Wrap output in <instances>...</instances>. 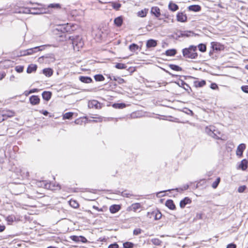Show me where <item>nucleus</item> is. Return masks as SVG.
<instances>
[{
    "instance_id": "4be33fe9",
    "label": "nucleus",
    "mask_w": 248,
    "mask_h": 248,
    "mask_svg": "<svg viewBox=\"0 0 248 248\" xmlns=\"http://www.w3.org/2000/svg\"><path fill=\"white\" fill-rule=\"evenodd\" d=\"M121 209V205L119 204H113L109 207V211L112 214L118 212Z\"/></svg>"
},
{
    "instance_id": "603ef678",
    "label": "nucleus",
    "mask_w": 248,
    "mask_h": 248,
    "mask_svg": "<svg viewBox=\"0 0 248 248\" xmlns=\"http://www.w3.org/2000/svg\"><path fill=\"white\" fill-rule=\"evenodd\" d=\"M221 181V179L219 177H218L217 178L216 180L212 183V187L215 189L218 186L219 184L220 183Z\"/></svg>"
},
{
    "instance_id": "0eeeda50",
    "label": "nucleus",
    "mask_w": 248,
    "mask_h": 248,
    "mask_svg": "<svg viewBox=\"0 0 248 248\" xmlns=\"http://www.w3.org/2000/svg\"><path fill=\"white\" fill-rule=\"evenodd\" d=\"M11 192L13 194L18 195L23 193L25 191V186L23 184L20 183L14 184L11 187Z\"/></svg>"
},
{
    "instance_id": "cd10ccee",
    "label": "nucleus",
    "mask_w": 248,
    "mask_h": 248,
    "mask_svg": "<svg viewBox=\"0 0 248 248\" xmlns=\"http://www.w3.org/2000/svg\"><path fill=\"white\" fill-rule=\"evenodd\" d=\"M248 161L246 159H243L240 162L238 168L241 169L242 170H245L248 168Z\"/></svg>"
},
{
    "instance_id": "473e14b6",
    "label": "nucleus",
    "mask_w": 248,
    "mask_h": 248,
    "mask_svg": "<svg viewBox=\"0 0 248 248\" xmlns=\"http://www.w3.org/2000/svg\"><path fill=\"white\" fill-rule=\"evenodd\" d=\"M33 54L32 48H29L26 50L20 51L19 56H25L30 55Z\"/></svg>"
},
{
    "instance_id": "4468645a",
    "label": "nucleus",
    "mask_w": 248,
    "mask_h": 248,
    "mask_svg": "<svg viewBox=\"0 0 248 248\" xmlns=\"http://www.w3.org/2000/svg\"><path fill=\"white\" fill-rule=\"evenodd\" d=\"M29 102L32 106L37 105L40 103V99L38 95H32L30 97Z\"/></svg>"
},
{
    "instance_id": "5fc2aeb1",
    "label": "nucleus",
    "mask_w": 248,
    "mask_h": 248,
    "mask_svg": "<svg viewBox=\"0 0 248 248\" xmlns=\"http://www.w3.org/2000/svg\"><path fill=\"white\" fill-rule=\"evenodd\" d=\"M206 180L205 179H202L199 181L197 184L195 185L196 188H199L201 186H204L206 184Z\"/></svg>"
},
{
    "instance_id": "f3484780",
    "label": "nucleus",
    "mask_w": 248,
    "mask_h": 248,
    "mask_svg": "<svg viewBox=\"0 0 248 248\" xmlns=\"http://www.w3.org/2000/svg\"><path fill=\"white\" fill-rule=\"evenodd\" d=\"M158 41L153 39H150L146 42V46L147 48L155 47L157 46Z\"/></svg>"
},
{
    "instance_id": "f257e3e1",
    "label": "nucleus",
    "mask_w": 248,
    "mask_h": 248,
    "mask_svg": "<svg viewBox=\"0 0 248 248\" xmlns=\"http://www.w3.org/2000/svg\"><path fill=\"white\" fill-rule=\"evenodd\" d=\"M183 56L186 59H196L198 58L197 46L190 45L182 50Z\"/></svg>"
},
{
    "instance_id": "4d7b16f0",
    "label": "nucleus",
    "mask_w": 248,
    "mask_h": 248,
    "mask_svg": "<svg viewBox=\"0 0 248 248\" xmlns=\"http://www.w3.org/2000/svg\"><path fill=\"white\" fill-rule=\"evenodd\" d=\"M141 207L140 203H135L131 205V208L134 212H136L137 210Z\"/></svg>"
},
{
    "instance_id": "864d4df0",
    "label": "nucleus",
    "mask_w": 248,
    "mask_h": 248,
    "mask_svg": "<svg viewBox=\"0 0 248 248\" xmlns=\"http://www.w3.org/2000/svg\"><path fill=\"white\" fill-rule=\"evenodd\" d=\"M115 67L118 69H124L127 68V66L125 64L123 63H116Z\"/></svg>"
},
{
    "instance_id": "9b49d317",
    "label": "nucleus",
    "mask_w": 248,
    "mask_h": 248,
    "mask_svg": "<svg viewBox=\"0 0 248 248\" xmlns=\"http://www.w3.org/2000/svg\"><path fill=\"white\" fill-rule=\"evenodd\" d=\"M177 21L180 22H185L187 21V17L186 14L183 12H179L176 15Z\"/></svg>"
},
{
    "instance_id": "c756f323",
    "label": "nucleus",
    "mask_w": 248,
    "mask_h": 248,
    "mask_svg": "<svg viewBox=\"0 0 248 248\" xmlns=\"http://www.w3.org/2000/svg\"><path fill=\"white\" fill-rule=\"evenodd\" d=\"M160 17H163L164 18L163 20L164 22H167L165 19L171 20L172 22L173 21V16L170 15L168 12L161 14Z\"/></svg>"
},
{
    "instance_id": "f704fd0d",
    "label": "nucleus",
    "mask_w": 248,
    "mask_h": 248,
    "mask_svg": "<svg viewBox=\"0 0 248 248\" xmlns=\"http://www.w3.org/2000/svg\"><path fill=\"white\" fill-rule=\"evenodd\" d=\"M182 34H180L182 35V37H189L190 36H193L195 33L193 31H182Z\"/></svg>"
},
{
    "instance_id": "58836bf2",
    "label": "nucleus",
    "mask_w": 248,
    "mask_h": 248,
    "mask_svg": "<svg viewBox=\"0 0 248 248\" xmlns=\"http://www.w3.org/2000/svg\"><path fill=\"white\" fill-rule=\"evenodd\" d=\"M177 53V50L175 48L168 49L165 51V54L168 56H174Z\"/></svg>"
},
{
    "instance_id": "20e7f679",
    "label": "nucleus",
    "mask_w": 248,
    "mask_h": 248,
    "mask_svg": "<svg viewBox=\"0 0 248 248\" xmlns=\"http://www.w3.org/2000/svg\"><path fill=\"white\" fill-rule=\"evenodd\" d=\"M172 82L174 83L179 87L183 88L189 95L193 97L195 96V93L193 91L191 88L184 80L179 78L178 80L172 81Z\"/></svg>"
},
{
    "instance_id": "de8ad7c7",
    "label": "nucleus",
    "mask_w": 248,
    "mask_h": 248,
    "mask_svg": "<svg viewBox=\"0 0 248 248\" xmlns=\"http://www.w3.org/2000/svg\"><path fill=\"white\" fill-rule=\"evenodd\" d=\"M94 78L96 81H102L105 80V77L100 74L95 75Z\"/></svg>"
},
{
    "instance_id": "a18cd8bd",
    "label": "nucleus",
    "mask_w": 248,
    "mask_h": 248,
    "mask_svg": "<svg viewBox=\"0 0 248 248\" xmlns=\"http://www.w3.org/2000/svg\"><path fill=\"white\" fill-rule=\"evenodd\" d=\"M70 206L74 208H77L79 206V203L75 200H70L69 201Z\"/></svg>"
},
{
    "instance_id": "c9c22d12",
    "label": "nucleus",
    "mask_w": 248,
    "mask_h": 248,
    "mask_svg": "<svg viewBox=\"0 0 248 248\" xmlns=\"http://www.w3.org/2000/svg\"><path fill=\"white\" fill-rule=\"evenodd\" d=\"M168 8L170 11L175 12L179 9V6L172 1H170L169 4Z\"/></svg>"
},
{
    "instance_id": "aec40b11",
    "label": "nucleus",
    "mask_w": 248,
    "mask_h": 248,
    "mask_svg": "<svg viewBox=\"0 0 248 248\" xmlns=\"http://www.w3.org/2000/svg\"><path fill=\"white\" fill-rule=\"evenodd\" d=\"M52 93L50 91H45L42 93L43 99L46 101H48L51 98Z\"/></svg>"
},
{
    "instance_id": "37998d69",
    "label": "nucleus",
    "mask_w": 248,
    "mask_h": 248,
    "mask_svg": "<svg viewBox=\"0 0 248 248\" xmlns=\"http://www.w3.org/2000/svg\"><path fill=\"white\" fill-rule=\"evenodd\" d=\"M48 8H52L55 9H60L62 8L61 4L58 3H50L47 6Z\"/></svg>"
},
{
    "instance_id": "e2e57ef3",
    "label": "nucleus",
    "mask_w": 248,
    "mask_h": 248,
    "mask_svg": "<svg viewBox=\"0 0 248 248\" xmlns=\"http://www.w3.org/2000/svg\"><path fill=\"white\" fill-rule=\"evenodd\" d=\"M183 112L191 116H193L194 115L193 111L187 108H183Z\"/></svg>"
},
{
    "instance_id": "c03bdc74",
    "label": "nucleus",
    "mask_w": 248,
    "mask_h": 248,
    "mask_svg": "<svg viewBox=\"0 0 248 248\" xmlns=\"http://www.w3.org/2000/svg\"><path fill=\"white\" fill-rule=\"evenodd\" d=\"M148 11V10L147 9L141 10L138 12L137 15L139 17H144L146 16Z\"/></svg>"
},
{
    "instance_id": "f8f14e48",
    "label": "nucleus",
    "mask_w": 248,
    "mask_h": 248,
    "mask_svg": "<svg viewBox=\"0 0 248 248\" xmlns=\"http://www.w3.org/2000/svg\"><path fill=\"white\" fill-rule=\"evenodd\" d=\"M192 202V199L188 197H186L180 201L179 205L181 209H184L187 204Z\"/></svg>"
},
{
    "instance_id": "4c0bfd02",
    "label": "nucleus",
    "mask_w": 248,
    "mask_h": 248,
    "mask_svg": "<svg viewBox=\"0 0 248 248\" xmlns=\"http://www.w3.org/2000/svg\"><path fill=\"white\" fill-rule=\"evenodd\" d=\"M126 106L124 103H114L112 105V107L116 109H122Z\"/></svg>"
},
{
    "instance_id": "ddd939ff",
    "label": "nucleus",
    "mask_w": 248,
    "mask_h": 248,
    "mask_svg": "<svg viewBox=\"0 0 248 248\" xmlns=\"http://www.w3.org/2000/svg\"><path fill=\"white\" fill-rule=\"evenodd\" d=\"M44 59L45 60L46 63H49L50 62H54L56 59L55 55L53 53H47L44 55Z\"/></svg>"
},
{
    "instance_id": "7ed1b4c3",
    "label": "nucleus",
    "mask_w": 248,
    "mask_h": 248,
    "mask_svg": "<svg viewBox=\"0 0 248 248\" xmlns=\"http://www.w3.org/2000/svg\"><path fill=\"white\" fill-rule=\"evenodd\" d=\"M64 38L65 40L68 39L69 40L71 41L74 47H77V48L79 49L80 48H82L84 46L83 41L80 35H77L68 36L67 37L66 35H64Z\"/></svg>"
},
{
    "instance_id": "423d86ee",
    "label": "nucleus",
    "mask_w": 248,
    "mask_h": 248,
    "mask_svg": "<svg viewBox=\"0 0 248 248\" xmlns=\"http://www.w3.org/2000/svg\"><path fill=\"white\" fill-rule=\"evenodd\" d=\"M33 4L38 5L39 7H31V14L37 15L47 13L48 10L44 8L42 4L38 3H33Z\"/></svg>"
},
{
    "instance_id": "bf43d9fd",
    "label": "nucleus",
    "mask_w": 248,
    "mask_h": 248,
    "mask_svg": "<svg viewBox=\"0 0 248 248\" xmlns=\"http://www.w3.org/2000/svg\"><path fill=\"white\" fill-rule=\"evenodd\" d=\"M73 27L74 25H71L70 23L65 24V29H66V32L71 33L72 31H74V29H73Z\"/></svg>"
},
{
    "instance_id": "0e129e2a",
    "label": "nucleus",
    "mask_w": 248,
    "mask_h": 248,
    "mask_svg": "<svg viewBox=\"0 0 248 248\" xmlns=\"http://www.w3.org/2000/svg\"><path fill=\"white\" fill-rule=\"evenodd\" d=\"M24 67L23 65H17L15 67V70L18 73L23 72Z\"/></svg>"
},
{
    "instance_id": "09e8293b",
    "label": "nucleus",
    "mask_w": 248,
    "mask_h": 248,
    "mask_svg": "<svg viewBox=\"0 0 248 248\" xmlns=\"http://www.w3.org/2000/svg\"><path fill=\"white\" fill-rule=\"evenodd\" d=\"M74 115V113L68 112L63 115V119H71Z\"/></svg>"
},
{
    "instance_id": "2eb2a0df",
    "label": "nucleus",
    "mask_w": 248,
    "mask_h": 248,
    "mask_svg": "<svg viewBox=\"0 0 248 248\" xmlns=\"http://www.w3.org/2000/svg\"><path fill=\"white\" fill-rule=\"evenodd\" d=\"M246 144L244 143L240 144L236 149V154L239 157H243V153L246 149Z\"/></svg>"
},
{
    "instance_id": "680f3d73",
    "label": "nucleus",
    "mask_w": 248,
    "mask_h": 248,
    "mask_svg": "<svg viewBox=\"0 0 248 248\" xmlns=\"http://www.w3.org/2000/svg\"><path fill=\"white\" fill-rule=\"evenodd\" d=\"M180 34H182L181 30H177L174 32V34L171 35V37L174 38V35H176L175 39L177 40L178 38L182 37V35Z\"/></svg>"
},
{
    "instance_id": "79ce46f5",
    "label": "nucleus",
    "mask_w": 248,
    "mask_h": 248,
    "mask_svg": "<svg viewBox=\"0 0 248 248\" xmlns=\"http://www.w3.org/2000/svg\"><path fill=\"white\" fill-rule=\"evenodd\" d=\"M155 213H154L155 214L154 220H158L160 219L162 216V215L160 211L158 209H155Z\"/></svg>"
},
{
    "instance_id": "1a4fd4ad",
    "label": "nucleus",
    "mask_w": 248,
    "mask_h": 248,
    "mask_svg": "<svg viewBox=\"0 0 248 248\" xmlns=\"http://www.w3.org/2000/svg\"><path fill=\"white\" fill-rule=\"evenodd\" d=\"M104 106L103 103L96 100L89 101L88 104V106L89 108H94L95 109H100Z\"/></svg>"
},
{
    "instance_id": "6ab92c4d",
    "label": "nucleus",
    "mask_w": 248,
    "mask_h": 248,
    "mask_svg": "<svg viewBox=\"0 0 248 248\" xmlns=\"http://www.w3.org/2000/svg\"><path fill=\"white\" fill-rule=\"evenodd\" d=\"M165 205L171 210H175L176 209L174 202L171 199H168L165 202Z\"/></svg>"
},
{
    "instance_id": "a19ab883",
    "label": "nucleus",
    "mask_w": 248,
    "mask_h": 248,
    "mask_svg": "<svg viewBox=\"0 0 248 248\" xmlns=\"http://www.w3.org/2000/svg\"><path fill=\"white\" fill-rule=\"evenodd\" d=\"M169 66L171 70L175 71H181L183 70L182 68L178 65L170 64Z\"/></svg>"
},
{
    "instance_id": "69168bd1",
    "label": "nucleus",
    "mask_w": 248,
    "mask_h": 248,
    "mask_svg": "<svg viewBox=\"0 0 248 248\" xmlns=\"http://www.w3.org/2000/svg\"><path fill=\"white\" fill-rule=\"evenodd\" d=\"M83 118H79L75 120L74 123L76 124H82L83 123L85 124V121H83Z\"/></svg>"
},
{
    "instance_id": "49530a36",
    "label": "nucleus",
    "mask_w": 248,
    "mask_h": 248,
    "mask_svg": "<svg viewBox=\"0 0 248 248\" xmlns=\"http://www.w3.org/2000/svg\"><path fill=\"white\" fill-rule=\"evenodd\" d=\"M10 171H13L15 172L17 175H18L19 173L20 174L21 172V170L19 168H17L15 165L12 166L11 169L9 170Z\"/></svg>"
},
{
    "instance_id": "dca6fc26",
    "label": "nucleus",
    "mask_w": 248,
    "mask_h": 248,
    "mask_svg": "<svg viewBox=\"0 0 248 248\" xmlns=\"http://www.w3.org/2000/svg\"><path fill=\"white\" fill-rule=\"evenodd\" d=\"M13 208V206L12 203L6 202V203H4L3 205L1 206V216L5 217V215L3 214V211H10L12 210Z\"/></svg>"
},
{
    "instance_id": "7c9ffc66",
    "label": "nucleus",
    "mask_w": 248,
    "mask_h": 248,
    "mask_svg": "<svg viewBox=\"0 0 248 248\" xmlns=\"http://www.w3.org/2000/svg\"><path fill=\"white\" fill-rule=\"evenodd\" d=\"M182 189V187H176V188H172V189H167V190H163V191H159L158 192H157L156 193V195L157 197H160V196L159 195L160 194L163 193V192H167V191H176V192H179V193H181L183 192V191H181V189Z\"/></svg>"
},
{
    "instance_id": "412c9836",
    "label": "nucleus",
    "mask_w": 248,
    "mask_h": 248,
    "mask_svg": "<svg viewBox=\"0 0 248 248\" xmlns=\"http://www.w3.org/2000/svg\"><path fill=\"white\" fill-rule=\"evenodd\" d=\"M123 16H119L114 19V24L117 27H120L123 23Z\"/></svg>"
},
{
    "instance_id": "f03ea898",
    "label": "nucleus",
    "mask_w": 248,
    "mask_h": 248,
    "mask_svg": "<svg viewBox=\"0 0 248 248\" xmlns=\"http://www.w3.org/2000/svg\"><path fill=\"white\" fill-rule=\"evenodd\" d=\"M211 49L209 52V55L212 58L216 59L219 52L224 49V46L220 43L212 42L210 44Z\"/></svg>"
},
{
    "instance_id": "a878e982",
    "label": "nucleus",
    "mask_w": 248,
    "mask_h": 248,
    "mask_svg": "<svg viewBox=\"0 0 248 248\" xmlns=\"http://www.w3.org/2000/svg\"><path fill=\"white\" fill-rule=\"evenodd\" d=\"M79 80L85 83H90L93 81L92 78L89 76H80L79 77Z\"/></svg>"
},
{
    "instance_id": "2f4dec72",
    "label": "nucleus",
    "mask_w": 248,
    "mask_h": 248,
    "mask_svg": "<svg viewBox=\"0 0 248 248\" xmlns=\"http://www.w3.org/2000/svg\"><path fill=\"white\" fill-rule=\"evenodd\" d=\"M129 49L132 52H135L137 50H141V46H140L137 44L132 43L129 46Z\"/></svg>"
},
{
    "instance_id": "a211bd4d",
    "label": "nucleus",
    "mask_w": 248,
    "mask_h": 248,
    "mask_svg": "<svg viewBox=\"0 0 248 248\" xmlns=\"http://www.w3.org/2000/svg\"><path fill=\"white\" fill-rule=\"evenodd\" d=\"M5 220L7 222V224L8 225H12L15 222H16L18 220V219L16 218V217L14 215H8L7 217H4Z\"/></svg>"
},
{
    "instance_id": "774afa93",
    "label": "nucleus",
    "mask_w": 248,
    "mask_h": 248,
    "mask_svg": "<svg viewBox=\"0 0 248 248\" xmlns=\"http://www.w3.org/2000/svg\"><path fill=\"white\" fill-rule=\"evenodd\" d=\"M108 248H119V246L116 242H114L108 245Z\"/></svg>"
},
{
    "instance_id": "72a5a7b5",
    "label": "nucleus",
    "mask_w": 248,
    "mask_h": 248,
    "mask_svg": "<svg viewBox=\"0 0 248 248\" xmlns=\"http://www.w3.org/2000/svg\"><path fill=\"white\" fill-rule=\"evenodd\" d=\"M51 45H44L42 46H37L34 47H32L33 53L42 51L43 50H44L46 47L48 46H50Z\"/></svg>"
},
{
    "instance_id": "13d9d810",
    "label": "nucleus",
    "mask_w": 248,
    "mask_h": 248,
    "mask_svg": "<svg viewBox=\"0 0 248 248\" xmlns=\"http://www.w3.org/2000/svg\"><path fill=\"white\" fill-rule=\"evenodd\" d=\"M37 185L40 187H43L46 188H47V186L49 187V185L48 183H46L45 181L38 182Z\"/></svg>"
},
{
    "instance_id": "6e6d98bb",
    "label": "nucleus",
    "mask_w": 248,
    "mask_h": 248,
    "mask_svg": "<svg viewBox=\"0 0 248 248\" xmlns=\"http://www.w3.org/2000/svg\"><path fill=\"white\" fill-rule=\"evenodd\" d=\"M152 243L156 246H160L162 243V241L158 238H153L151 240Z\"/></svg>"
},
{
    "instance_id": "b1692460",
    "label": "nucleus",
    "mask_w": 248,
    "mask_h": 248,
    "mask_svg": "<svg viewBox=\"0 0 248 248\" xmlns=\"http://www.w3.org/2000/svg\"><path fill=\"white\" fill-rule=\"evenodd\" d=\"M193 84L195 88H202L206 85V82L204 79H201V80H195Z\"/></svg>"
},
{
    "instance_id": "338daca9",
    "label": "nucleus",
    "mask_w": 248,
    "mask_h": 248,
    "mask_svg": "<svg viewBox=\"0 0 248 248\" xmlns=\"http://www.w3.org/2000/svg\"><path fill=\"white\" fill-rule=\"evenodd\" d=\"M70 238L73 241L75 242H79V236L77 235H71L70 236Z\"/></svg>"
},
{
    "instance_id": "ea45409f",
    "label": "nucleus",
    "mask_w": 248,
    "mask_h": 248,
    "mask_svg": "<svg viewBox=\"0 0 248 248\" xmlns=\"http://www.w3.org/2000/svg\"><path fill=\"white\" fill-rule=\"evenodd\" d=\"M196 46H197V49H198L201 52L204 53L206 51L207 46L205 44L200 43L198 45Z\"/></svg>"
},
{
    "instance_id": "c85d7f7f",
    "label": "nucleus",
    "mask_w": 248,
    "mask_h": 248,
    "mask_svg": "<svg viewBox=\"0 0 248 248\" xmlns=\"http://www.w3.org/2000/svg\"><path fill=\"white\" fill-rule=\"evenodd\" d=\"M37 69V65L35 64H30L28 65L27 68V73L31 74L32 72H35Z\"/></svg>"
},
{
    "instance_id": "39448f33",
    "label": "nucleus",
    "mask_w": 248,
    "mask_h": 248,
    "mask_svg": "<svg viewBox=\"0 0 248 248\" xmlns=\"http://www.w3.org/2000/svg\"><path fill=\"white\" fill-rule=\"evenodd\" d=\"M205 132L207 135L215 139H220L217 134L220 135L221 133L218 130L215 129V127L214 126H206L205 128Z\"/></svg>"
},
{
    "instance_id": "052dcab7",
    "label": "nucleus",
    "mask_w": 248,
    "mask_h": 248,
    "mask_svg": "<svg viewBox=\"0 0 248 248\" xmlns=\"http://www.w3.org/2000/svg\"><path fill=\"white\" fill-rule=\"evenodd\" d=\"M58 31L64 33L66 32V29H65V24L58 26L56 29Z\"/></svg>"
},
{
    "instance_id": "bb28decb",
    "label": "nucleus",
    "mask_w": 248,
    "mask_h": 248,
    "mask_svg": "<svg viewBox=\"0 0 248 248\" xmlns=\"http://www.w3.org/2000/svg\"><path fill=\"white\" fill-rule=\"evenodd\" d=\"M201 6L197 4L191 5L188 7V10L189 11H192L194 12H200L201 11Z\"/></svg>"
},
{
    "instance_id": "5701e85b",
    "label": "nucleus",
    "mask_w": 248,
    "mask_h": 248,
    "mask_svg": "<svg viewBox=\"0 0 248 248\" xmlns=\"http://www.w3.org/2000/svg\"><path fill=\"white\" fill-rule=\"evenodd\" d=\"M42 73L47 77H50L53 75L54 71L51 68H46L42 70Z\"/></svg>"
},
{
    "instance_id": "3c124183",
    "label": "nucleus",
    "mask_w": 248,
    "mask_h": 248,
    "mask_svg": "<svg viewBox=\"0 0 248 248\" xmlns=\"http://www.w3.org/2000/svg\"><path fill=\"white\" fill-rule=\"evenodd\" d=\"M123 248H134L135 244L131 242H125L123 243Z\"/></svg>"
},
{
    "instance_id": "e433bc0d",
    "label": "nucleus",
    "mask_w": 248,
    "mask_h": 248,
    "mask_svg": "<svg viewBox=\"0 0 248 248\" xmlns=\"http://www.w3.org/2000/svg\"><path fill=\"white\" fill-rule=\"evenodd\" d=\"M108 3H110L112 6V8L116 11L119 10V9L122 6V4L119 2L112 1H109L108 2Z\"/></svg>"
},
{
    "instance_id": "6e6552de",
    "label": "nucleus",
    "mask_w": 248,
    "mask_h": 248,
    "mask_svg": "<svg viewBox=\"0 0 248 248\" xmlns=\"http://www.w3.org/2000/svg\"><path fill=\"white\" fill-rule=\"evenodd\" d=\"M4 145H5V146L3 147L2 150L4 152V156L6 157L7 156H10V154L12 152V150L16 151V149L17 148V146H12L11 144L8 143H4Z\"/></svg>"
},
{
    "instance_id": "9d476101",
    "label": "nucleus",
    "mask_w": 248,
    "mask_h": 248,
    "mask_svg": "<svg viewBox=\"0 0 248 248\" xmlns=\"http://www.w3.org/2000/svg\"><path fill=\"white\" fill-rule=\"evenodd\" d=\"M150 13L159 20H163V17H160L161 13L159 8L157 6H153L151 8Z\"/></svg>"
},
{
    "instance_id": "393cba45",
    "label": "nucleus",
    "mask_w": 248,
    "mask_h": 248,
    "mask_svg": "<svg viewBox=\"0 0 248 248\" xmlns=\"http://www.w3.org/2000/svg\"><path fill=\"white\" fill-rule=\"evenodd\" d=\"M14 115V112L11 110H8L5 111L4 110L1 111V116H2L3 118H2V120H1V122L4 120V117H11L13 116Z\"/></svg>"
},
{
    "instance_id": "8fccbe9b",
    "label": "nucleus",
    "mask_w": 248,
    "mask_h": 248,
    "mask_svg": "<svg viewBox=\"0 0 248 248\" xmlns=\"http://www.w3.org/2000/svg\"><path fill=\"white\" fill-rule=\"evenodd\" d=\"M19 13L30 14H31V7L30 8H21L18 11Z\"/></svg>"
}]
</instances>
